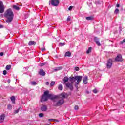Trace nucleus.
<instances>
[{
    "mask_svg": "<svg viewBox=\"0 0 125 125\" xmlns=\"http://www.w3.org/2000/svg\"><path fill=\"white\" fill-rule=\"evenodd\" d=\"M46 85H49V82H47L46 83Z\"/></svg>",
    "mask_w": 125,
    "mask_h": 125,
    "instance_id": "obj_46",
    "label": "nucleus"
},
{
    "mask_svg": "<svg viewBox=\"0 0 125 125\" xmlns=\"http://www.w3.org/2000/svg\"><path fill=\"white\" fill-rule=\"evenodd\" d=\"M20 110V108H18V109L15 110L14 114H17L19 112Z\"/></svg>",
    "mask_w": 125,
    "mask_h": 125,
    "instance_id": "obj_34",
    "label": "nucleus"
},
{
    "mask_svg": "<svg viewBox=\"0 0 125 125\" xmlns=\"http://www.w3.org/2000/svg\"><path fill=\"white\" fill-rule=\"evenodd\" d=\"M41 50H42V51H45V48L44 47L42 48Z\"/></svg>",
    "mask_w": 125,
    "mask_h": 125,
    "instance_id": "obj_42",
    "label": "nucleus"
},
{
    "mask_svg": "<svg viewBox=\"0 0 125 125\" xmlns=\"http://www.w3.org/2000/svg\"><path fill=\"white\" fill-rule=\"evenodd\" d=\"M72 56V53L70 51H67L65 52V55H64V57H71Z\"/></svg>",
    "mask_w": 125,
    "mask_h": 125,
    "instance_id": "obj_14",
    "label": "nucleus"
},
{
    "mask_svg": "<svg viewBox=\"0 0 125 125\" xmlns=\"http://www.w3.org/2000/svg\"><path fill=\"white\" fill-rule=\"evenodd\" d=\"M5 118V114H2L0 116V123L4 122V118Z\"/></svg>",
    "mask_w": 125,
    "mask_h": 125,
    "instance_id": "obj_10",
    "label": "nucleus"
},
{
    "mask_svg": "<svg viewBox=\"0 0 125 125\" xmlns=\"http://www.w3.org/2000/svg\"><path fill=\"white\" fill-rule=\"evenodd\" d=\"M10 69H11V65H8L6 66V70L8 71V70H10Z\"/></svg>",
    "mask_w": 125,
    "mask_h": 125,
    "instance_id": "obj_23",
    "label": "nucleus"
},
{
    "mask_svg": "<svg viewBox=\"0 0 125 125\" xmlns=\"http://www.w3.org/2000/svg\"><path fill=\"white\" fill-rule=\"evenodd\" d=\"M122 31H123V29L122 28V26H119V34L122 33Z\"/></svg>",
    "mask_w": 125,
    "mask_h": 125,
    "instance_id": "obj_32",
    "label": "nucleus"
},
{
    "mask_svg": "<svg viewBox=\"0 0 125 125\" xmlns=\"http://www.w3.org/2000/svg\"><path fill=\"white\" fill-rule=\"evenodd\" d=\"M96 3L97 4H99V1H97V2H96Z\"/></svg>",
    "mask_w": 125,
    "mask_h": 125,
    "instance_id": "obj_51",
    "label": "nucleus"
},
{
    "mask_svg": "<svg viewBox=\"0 0 125 125\" xmlns=\"http://www.w3.org/2000/svg\"><path fill=\"white\" fill-rule=\"evenodd\" d=\"M7 82H8V83H10V79H8Z\"/></svg>",
    "mask_w": 125,
    "mask_h": 125,
    "instance_id": "obj_49",
    "label": "nucleus"
},
{
    "mask_svg": "<svg viewBox=\"0 0 125 125\" xmlns=\"http://www.w3.org/2000/svg\"><path fill=\"white\" fill-rule=\"evenodd\" d=\"M83 79V76H75V81L76 80L77 82H76L75 85L76 87V88H78V84L81 83L82 80Z\"/></svg>",
    "mask_w": 125,
    "mask_h": 125,
    "instance_id": "obj_6",
    "label": "nucleus"
},
{
    "mask_svg": "<svg viewBox=\"0 0 125 125\" xmlns=\"http://www.w3.org/2000/svg\"><path fill=\"white\" fill-rule=\"evenodd\" d=\"M45 63H41L40 64V66H41L42 67V66H44Z\"/></svg>",
    "mask_w": 125,
    "mask_h": 125,
    "instance_id": "obj_41",
    "label": "nucleus"
},
{
    "mask_svg": "<svg viewBox=\"0 0 125 125\" xmlns=\"http://www.w3.org/2000/svg\"><path fill=\"white\" fill-rule=\"evenodd\" d=\"M37 44V42L34 41H30L28 43V45L30 46H32V45H36Z\"/></svg>",
    "mask_w": 125,
    "mask_h": 125,
    "instance_id": "obj_11",
    "label": "nucleus"
},
{
    "mask_svg": "<svg viewBox=\"0 0 125 125\" xmlns=\"http://www.w3.org/2000/svg\"><path fill=\"white\" fill-rule=\"evenodd\" d=\"M93 93H97V90L96 89H95L93 90Z\"/></svg>",
    "mask_w": 125,
    "mask_h": 125,
    "instance_id": "obj_40",
    "label": "nucleus"
},
{
    "mask_svg": "<svg viewBox=\"0 0 125 125\" xmlns=\"http://www.w3.org/2000/svg\"><path fill=\"white\" fill-rule=\"evenodd\" d=\"M54 84H55V82L52 81L51 83H50L51 86H53Z\"/></svg>",
    "mask_w": 125,
    "mask_h": 125,
    "instance_id": "obj_33",
    "label": "nucleus"
},
{
    "mask_svg": "<svg viewBox=\"0 0 125 125\" xmlns=\"http://www.w3.org/2000/svg\"><path fill=\"white\" fill-rule=\"evenodd\" d=\"M125 43V39H123L122 41H120L119 44L123 45Z\"/></svg>",
    "mask_w": 125,
    "mask_h": 125,
    "instance_id": "obj_26",
    "label": "nucleus"
},
{
    "mask_svg": "<svg viewBox=\"0 0 125 125\" xmlns=\"http://www.w3.org/2000/svg\"><path fill=\"white\" fill-rule=\"evenodd\" d=\"M119 11H120V10H119V9H116L114 11L115 14H118L119 13Z\"/></svg>",
    "mask_w": 125,
    "mask_h": 125,
    "instance_id": "obj_30",
    "label": "nucleus"
},
{
    "mask_svg": "<svg viewBox=\"0 0 125 125\" xmlns=\"http://www.w3.org/2000/svg\"><path fill=\"white\" fill-rule=\"evenodd\" d=\"M38 83H37V82H35V81H33L31 82V84L32 85H37Z\"/></svg>",
    "mask_w": 125,
    "mask_h": 125,
    "instance_id": "obj_29",
    "label": "nucleus"
},
{
    "mask_svg": "<svg viewBox=\"0 0 125 125\" xmlns=\"http://www.w3.org/2000/svg\"><path fill=\"white\" fill-rule=\"evenodd\" d=\"M40 76H45V72L43 71V69H41L39 72Z\"/></svg>",
    "mask_w": 125,
    "mask_h": 125,
    "instance_id": "obj_15",
    "label": "nucleus"
},
{
    "mask_svg": "<svg viewBox=\"0 0 125 125\" xmlns=\"http://www.w3.org/2000/svg\"><path fill=\"white\" fill-rule=\"evenodd\" d=\"M66 21L67 22H70L71 21V17L70 16H68Z\"/></svg>",
    "mask_w": 125,
    "mask_h": 125,
    "instance_id": "obj_31",
    "label": "nucleus"
},
{
    "mask_svg": "<svg viewBox=\"0 0 125 125\" xmlns=\"http://www.w3.org/2000/svg\"><path fill=\"white\" fill-rule=\"evenodd\" d=\"M4 9H5V7L3 4V2L0 1V13H3L4 12Z\"/></svg>",
    "mask_w": 125,
    "mask_h": 125,
    "instance_id": "obj_8",
    "label": "nucleus"
},
{
    "mask_svg": "<svg viewBox=\"0 0 125 125\" xmlns=\"http://www.w3.org/2000/svg\"><path fill=\"white\" fill-rule=\"evenodd\" d=\"M48 121H49V122H50V121H54V119H48Z\"/></svg>",
    "mask_w": 125,
    "mask_h": 125,
    "instance_id": "obj_43",
    "label": "nucleus"
},
{
    "mask_svg": "<svg viewBox=\"0 0 125 125\" xmlns=\"http://www.w3.org/2000/svg\"><path fill=\"white\" fill-rule=\"evenodd\" d=\"M44 64H45V65H48V62H44Z\"/></svg>",
    "mask_w": 125,
    "mask_h": 125,
    "instance_id": "obj_45",
    "label": "nucleus"
},
{
    "mask_svg": "<svg viewBox=\"0 0 125 125\" xmlns=\"http://www.w3.org/2000/svg\"><path fill=\"white\" fill-rule=\"evenodd\" d=\"M95 43L96 44H97V45H98V46H101V44L100 43V42H99V41H97Z\"/></svg>",
    "mask_w": 125,
    "mask_h": 125,
    "instance_id": "obj_27",
    "label": "nucleus"
},
{
    "mask_svg": "<svg viewBox=\"0 0 125 125\" xmlns=\"http://www.w3.org/2000/svg\"><path fill=\"white\" fill-rule=\"evenodd\" d=\"M60 96L61 97V99H65L66 98H68V94L67 93H62L60 94Z\"/></svg>",
    "mask_w": 125,
    "mask_h": 125,
    "instance_id": "obj_9",
    "label": "nucleus"
},
{
    "mask_svg": "<svg viewBox=\"0 0 125 125\" xmlns=\"http://www.w3.org/2000/svg\"><path fill=\"white\" fill-rule=\"evenodd\" d=\"M13 8L14 9H15L16 10H19L20 9V8L19 6H16V5H14L13 6Z\"/></svg>",
    "mask_w": 125,
    "mask_h": 125,
    "instance_id": "obj_19",
    "label": "nucleus"
},
{
    "mask_svg": "<svg viewBox=\"0 0 125 125\" xmlns=\"http://www.w3.org/2000/svg\"><path fill=\"white\" fill-rule=\"evenodd\" d=\"M57 98H59V96L56 95H54L49 93V91L46 90L44 92L41 97V102H45L48 99H51L53 101V106L54 107H59L62 106L65 102V100L63 99H61L57 101Z\"/></svg>",
    "mask_w": 125,
    "mask_h": 125,
    "instance_id": "obj_1",
    "label": "nucleus"
},
{
    "mask_svg": "<svg viewBox=\"0 0 125 125\" xmlns=\"http://www.w3.org/2000/svg\"><path fill=\"white\" fill-rule=\"evenodd\" d=\"M109 42H113V41H111V40H109Z\"/></svg>",
    "mask_w": 125,
    "mask_h": 125,
    "instance_id": "obj_52",
    "label": "nucleus"
},
{
    "mask_svg": "<svg viewBox=\"0 0 125 125\" xmlns=\"http://www.w3.org/2000/svg\"><path fill=\"white\" fill-rule=\"evenodd\" d=\"M72 9H73V6H70L69 8H68V10H72Z\"/></svg>",
    "mask_w": 125,
    "mask_h": 125,
    "instance_id": "obj_39",
    "label": "nucleus"
},
{
    "mask_svg": "<svg viewBox=\"0 0 125 125\" xmlns=\"http://www.w3.org/2000/svg\"><path fill=\"white\" fill-rule=\"evenodd\" d=\"M11 100L12 101V103H13V104H15V97L14 96H12L11 97Z\"/></svg>",
    "mask_w": 125,
    "mask_h": 125,
    "instance_id": "obj_18",
    "label": "nucleus"
},
{
    "mask_svg": "<svg viewBox=\"0 0 125 125\" xmlns=\"http://www.w3.org/2000/svg\"><path fill=\"white\" fill-rule=\"evenodd\" d=\"M86 20H93V17L90 16L86 17Z\"/></svg>",
    "mask_w": 125,
    "mask_h": 125,
    "instance_id": "obj_22",
    "label": "nucleus"
},
{
    "mask_svg": "<svg viewBox=\"0 0 125 125\" xmlns=\"http://www.w3.org/2000/svg\"><path fill=\"white\" fill-rule=\"evenodd\" d=\"M123 58L122 57V55L118 54L114 59V62H123Z\"/></svg>",
    "mask_w": 125,
    "mask_h": 125,
    "instance_id": "obj_7",
    "label": "nucleus"
},
{
    "mask_svg": "<svg viewBox=\"0 0 125 125\" xmlns=\"http://www.w3.org/2000/svg\"><path fill=\"white\" fill-rule=\"evenodd\" d=\"M7 74V71H6V70H4L3 71V74L4 75V76H5V75H6Z\"/></svg>",
    "mask_w": 125,
    "mask_h": 125,
    "instance_id": "obj_36",
    "label": "nucleus"
},
{
    "mask_svg": "<svg viewBox=\"0 0 125 125\" xmlns=\"http://www.w3.org/2000/svg\"><path fill=\"white\" fill-rule=\"evenodd\" d=\"M0 56H3V52L0 53Z\"/></svg>",
    "mask_w": 125,
    "mask_h": 125,
    "instance_id": "obj_44",
    "label": "nucleus"
},
{
    "mask_svg": "<svg viewBox=\"0 0 125 125\" xmlns=\"http://www.w3.org/2000/svg\"><path fill=\"white\" fill-rule=\"evenodd\" d=\"M87 80H88L87 76L85 75L83 78V82L84 84H87Z\"/></svg>",
    "mask_w": 125,
    "mask_h": 125,
    "instance_id": "obj_13",
    "label": "nucleus"
},
{
    "mask_svg": "<svg viewBox=\"0 0 125 125\" xmlns=\"http://www.w3.org/2000/svg\"><path fill=\"white\" fill-rule=\"evenodd\" d=\"M44 115L43 113H40L39 114V117L40 118H42V117H43Z\"/></svg>",
    "mask_w": 125,
    "mask_h": 125,
    "instance_id": "obj_35",
    "label": "nucleus"
},
{
    "mask_svg": "<svg viewBox=\"0 0 125 125\" xmlns=\"http://www.w3.org/2000/svg\"><path fill=\"white\" fill-rule=\"evenodd\" d=\"M60 2L59 0H51L49 1V5L52 6H58Z\"/></svg>",
    "mask_w": 125,
    "mask_h": 125,
    "instance_id": "obj_5",
    "label": "nucleus"
},
{
    "mask_svg": "<svg viewBox=\"0 0 125 125\" xmlns=\"http://www.w3.org/2000/svg\"><path fill=\"white\" fill-rule=\"evenodd\" d=\"M68 81H69V78H68V77L65 76L63 79V82H64L65 84L66 83H69V82H68Z\"/></svg>",
    "mask_w": 125,
    "mask_h": 125,
    "instance_id": "obj_17",
    "label": "nucleus"
},
{
    "mask_svg": "<svg viewBox=\"0 0 125 125\" xmlns=\"http://www.w3.org/2000/svg\"><path fill=\"white\" fill-rule=\"evenodd\" d=\"M54 122H59V121L57 119H54Z\"/></svg>",
    "mask_w": 125,
    "mask_h": 125,
    "instance_id": "obj_50",
    "label": "nucleus"
},
{
    "mask_svg": "<svg viewBox=\"0 0 125 125\" xmlns=\"http://www.w3.org/2000/svg\"><path fill=\"white\" fill-rule=\"evenodd\" d=\"M65 44H66L65 43H59V46H61V47L64 46Z\"/></svg>",
    "mask_w": 125,
    "mask_h": 125,
    "instance_id": "obj_28",
    "label": "nucleus"
},
{
    "mask_svg": "<svg viewBox=\"0 0 125 125\" xmlns=\"http://www.w3.org/2000/svg\"><path fill=\"white\" fill-rule=\"evenodd\" d=\"M75 110H79V106L75 105L74 107Z\"/></svg>",
    "mask_w": 125,
    "mask_h": 125,
    "instance_id": "obj_38",
    "label": "nucleus"
},
{
    "mask_svg": "<svg viewBox=\"0 0 125 125\" xmlns=\"http://www.w3.org/2000/svg\"><path fill=\"white\" fill-rule=\"evenodd\" d=\"M41 111H42V112H45V111H46V110H47V106H46V105H43L41 107Z\"/></svg>",
    "mask_w": 125,
    "mask_h": 125,
    "instance_id": "obj_12",
    "label": "nucleus"
},
{
    "mask_svg": "<svg viewBox=\"0 0 125 125\" xmlns=\"http://www.w3.org/2000/svg\"><path fill=\"white\" fill-rule=\"evenodd\" d=\"M91 49H92V47H89L86 52V53H87L88 54L89 53H90V52H91Z\"/></svg>",
    "mask_w": 125,
    "mask_h": 125,
    "instance_id": "obj_20",
    "label": "nucleus"
},
{
    "mask_svg": "<svg viewBox=\"0 0 125 125\" xmlns=\"http://www.w3.org/2000/svg\"><path fill=\"white\" fill-rule=\"evenodd\" d=\"M7 109H8V110H11L12 109V106L11 105V104L8 105Z\"/></svg>",
    "mask_w": 125,
    "mask_h": 125,
    "instance_id": "obj_25",
    "label": "nucleus"
},
{
    "mask_svg": "<svg viewBox=\"0 0 125 125\" xmlns=\"http://www.w3.org/2000/svg\"><path fill=\"white\" fill-rule=\"evenodd\" d=\"M99 38H98L96 37H94V42H99Z\"/></svg>",
    "mask_w": 125,
    "mask_h": 125,
    "instance_id": "obj_24",
    "label": "nucleus"
},
{
    "mask_svg": "<svg viewBox=\"0 0 125 125\" xmlns=\"http://www.w3.org/2000/svg\"><path fill=\"white\" fill-rule=\"evenodd\" d=\"M4 17L6 18V23H11L14 17V14L11 8H9L4 13Z\"/></svg>",
    "mask_w": 125,
    "mask_h": 125,
    "instance_id": "obj_2",
    "label": "nucleus"
},
{
    "mask_svg": "<svg viewBox=\"0 0 125 125\" xmlns=\"http://www.w3.org/2000/svg\"><path fill=\"white\" fill-rule=\"evenodd\" d=\"M62 69H63V67H62V66H59V67H56L54 69V71L55 72H57V71H60V70H62Z\"/></svg>",
    "mask_w": 125,
    "mask_h": 125,
    "instance_id": "obj_16",
    "label": "nucleus"
},
{
    "mask_svg": "<svg viewBox=\"0 0 125 125\" xmlns=\"http://www.w3.org/2000/svg\"><path fill=\"white\" fill-rule=\"evenodd\" d=\"M75 71H80V68H79V67H75Z\"/></svg>",
    "mask_w": 125,
    "mask_h": 125,
    "instance_id": "obj_37",
    "label": "nucleus"
},
{
    "mask_svg": "<svg viewBox=\"0 0 125 125\" xmlns=\"http://www.w3.org/2000/svg\"><path fill=\"white\" fill-rule=\"evenodd\" d=\"M115 62L114 59H109L107 60L106 63V67L107 69H111L112 68V66H113V63Z\"/></svg>",
    "mask_w": 125,
    "mask_h": 125,
    "instance_id": "obj_4",
    "label": "nucleus"
},
{
    "mask_svg": "<svg viewBox=\"0 0 125 125\" xmlns=\"http://www.w3.org/2000/svg\"><path fill=\"white\" fill-rule=\"evenodd\" d=\"M69 82H70L71 83H70V82H68L67 83H65V85L66 87L69 88V89L72 91V90L74 89L73 83L76 82V76L69 77Z\"/></svg>",
    "mask_w": 125,
    "mask_h": 125,
    "instance_id": "obj_3",
    "label": "nucleus"
},
{
    "mask_svg": "<svg viewBox=\"0 0 125 125\" xmlns=\"http://www.w3.org/2000/svg\"><path fill=\"white\" fill-rule=\"evenodd\" d=\"M116 7H120V4L117 3V4H116Z\"/></svg>",
    "mask_w": 125,
    "mask_h": 125,
    "instance_id": "obj_48",
    "label": "nucleus"
},
{
    "mask_svg": "<svg viewBox=\"0 0 125 125\" xmlns=\"http://www.w3.org/2000/svg\"><path fill=\"white\" fill-rule=\"evenodd\" d=\"M3 28V25L0 24V29Z\"/></svg>",
    "mask_w": 125,
    "mask_h": 125,
    "instance_id": "obj_47",
    "label": "nucleus"
},
{
    "mask_svg": "<svg viewBox=\"0 0 125 125\" xmlns=\"http://www.w3.org/2000/svg\"><path fill=\"white\" fill-rule=\"evenodd\" d=\"M58 89L59 90H63V86L62 84L59 85Z\"/></svg>",
    "mask_w": 125,
    "mask_h": 125,
    "instance_id": "obj_21",
    "label": "nucleus"
}]
</instances>
